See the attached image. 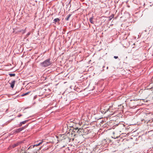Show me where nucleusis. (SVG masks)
Wrapping results in <instances>:
<instances>
[{
	"instance_id": "f257e3e1",
	"label": "nucleus",
	"mask_w": 153,
	"mask_h": 153,
	"mask_svg": "<svg viewBox=\"0 0 153 153\" xmlns=\"http://www.w3.org/2000/svg\"><path fill=\"white\" fill-rule=\"evenodd\" d=\"M51 63L52 62L50 61V59H49L41 63L40 64L41 66L43 67H46L50 65Z\"/></svg>"
},
{
	"instance_id": "f03ea898",
	"label": "nucleus",
	"mask_w": 153,
	"mask_h": 153,
	"mask_svg": "<svg viewBox=\"0 0 153 153\" xmlns=\"http://www.w3.org/2000/svg\"><path fill=\"white\" fill-rule=\"evenodd\" d=\"M26 127V126L20 128H19L16 129L15 131V132L16 133H18L22 131V130L25 129Z\"/></svg>"
},
{
	"instance_id": "7ed1b4c3",
	"label": "nucleus",
	"mask_w": 153,
	"mask_h": 153,
	"mask_svg": "<svg viewBox=\"0 0 153 153\" xmlns=\"http://www.w3.org/2000/svg\"><path fill=\"white\" fill-rule=\"evenodd\" d=\"M74 132L79 133V132H82L83 130L80 128L79 129L78 128H76L74 129Z\"/></svg>"
},
{
	"instance_id": "20e7f679",
	"label": "nucleus",
	"mask_w": 153,
	"mask_h": 153,
	"mask_svg": "<svg viewBox=\"0 0 153 153\" xmlns=\"http://www.w3.org/2000/svg\"><path fill=\"white\" fill-rule=\"evenodd\" d=\"M16 81L14 80H13L11 83H10V87L12 88H13L14 86V85L16 83Z\"/></svg>"
},
{
	"instance_id": "39448f33",
	"label": "nucleus",
	"mask_w": 153,
	"mask_h": 153,
	"mask_svg": "<svg viewBox=\"0 0 153 153\" xmlns=\"http://www.w3.org/2000/svg\"><path fill=\"white\" fill-rule=\"evenodd\" d=\"M42 143V142H40L38 144H35L33 146H30L28 148V149H29L30 148H33L35 146H38L40 144H41Z\"/></svg>"
},
{
	"instance_id": "423d86ee",
	"label": "nucleus",
	"mask_w": 153,
	"mask_h": 153,
	"mask_svg": "<svg viewBox=\"0 0 153 153\" xmlns=\"http://www.w3.org/2000/svg\"><path fill=\"white\" fill-rule=\"evenodd\" d=\"M112 137L114 138H117L118 137V136L117 135H115V132L114 131L112 133Z\"/></svg>"
},
{
	"instance_id": "0eeeda50",
	"label": "nucleus",
	"mask_w": 153,
	"mask_h": 153,
	"mask_svg": "<svg viewBox=\"0 0 153 153\" xmlns=\"http://www.w3.org/2000/svg\"><path fill=\"white\" fill-rule=\"evenodd\" d=\"M28 121V120H26L25 121H24L23 122H21L20 124H19V126L20 127L22 126V124H25Z\"/></svg>"
},
{
	"instance_id": "6e6552de",
	"label": "nucleus",
	"mask_w": 153,
	"mask_h": 153,
	"mask_svg": "<svg viewBox=\"0 0 153 153\" xmlns=\"http://www.w3.org/2000/svg\"><path fill=\"white\" fill-rule=\"evenodd\" d=\"M19 143H20L18 142L16 143L12 144V145L11 147L12 148H14L16 147V146H18L19 145Z\"/></svg>"
},
{
	"instance_id": "1a4fd4ad",
	"label": "nucleus",
	"mask_w": 153,
	"mask_h": 153,
	"mask_svg": "<svg viewBox=\"0 0 153 153\" xmlns=\"http://www.w3.org/2000/svg\"><path fill=\"white\" fill-rule=\"evenodd\" d=\"M60 21V20L59 18H57L53 20L54 22H53V23H54V24H56V22H59Z\"/></svg>"
},
{
	"instance_id": "9d476101",
	"label": "nucleus",
	"mask_w": 153,
	"mask_h": 153,
	"mask_svg": "<svg viewBox=\"0 0 153 153\" xmlns=\"http://www.w3.org/2000/svg\"><path fill=\"white\" fill-rule=\"evenodd\" d=\"M31 93V91H28L26 93H25V94H23L21 95V96L23 97L29 94H30Z\"/></svg>"
},
{
	"instance_id": "9b49d317",
	"label": "nucleus",
	"mask_w": 153,
	"mask_h": 153,
	"mask_svg": "<svg viewBox=\"0 0 153 153\" xmlns=\"http://www.w3.org/2000/svg\"><path fill=\"white\" fill-rule=\"evenodd\" d=\"M92 134V133L91 132V131H90L89 133H87V135H88V137L89 138L93 136L92 135L91 136L90 135V134Z\"/></svg>"
},
{
	"instance_id": "f8f14e48",
	"label": "nucleus",
	"mask_w": 153,
	"mask_h": 153,
	"mask_svg": "<svg viewBox=\"0 0 153 153\" xmlns=\"http://www.w3.org/2000/svg\"><path fill=\"white\" fill-rule=\"evenodd\" d=\"M71 14H69L68 16V17L65 19V20L67 21H68L69 20V19L70 18V17H71Z\"/></svg>"
},
{
	"instance_id": "ddd939ff",
	"label": "nucleus",
	"mask_w": 153,
	"mask_h": 153,
	"mask_svg": "<svg viewBox=\"0 0 153 153\" xmlns=\"http://www.w3.org/2000/svg\"><path fill=\"white\" fill-rule=\"evenodd\" d=\"M18 31L19 32H22V33H24L26 32V29L24 30H19Z\"/></svg>"
},
{
	"instance_id": "4468645a",
	"label": "nucleus",
	"mask_w": 153,
	"mask_h": 153,
	"mask_svg": "<svg viewBox=\"0 0 153 153\" xmlns=\"http://www.w3.org/2000/svg\"><path fill=\"white\" fill-rule=\"evenodd\" d=\"M9 75L10 77L14 76H15V74H9Z\"/></svg>"
},
{
	"instance_id": "2eb2a0df",
	"label": "nucleus",
	"mask_w": 153,
	"mask_h": 153,
	"mask_svg": "<svg viewBox=\"0 0 153 153\" xmlns=\"http://www.w3.org/2000/svg\"><path fill=\"white\" fill-rule=\"evenodd\" d=\"M93 18L92 17H91L90 19H89L90 22L92 24L93 23Z\"/></svg>"
},
{
	"instance_id": "dca6fc26",
	"label": "nucleus",
	"mask_w": 153,
	"mask_h": 153,
	"mask_svg": "<svg viewBox=\"0 0 153 153\" xmlns=\"http://www.w3.org/2000/svg\"><path fill=\"white\" fill-rule=\"evenodd\" d=\"M30 32H29L28 33L26 34V37H27L30 34Z\"/></svg>"
},
{
	"instance_id": "f3484780",
	"label": "nucleus",
	"mask_w": 153,
	"mask_h": 153,
	"mask_svg": "<svg viewBox=\"0 0 153 153\" xmlns=\"http://www.w3.org/2000/svg\"><path fill=\"white\" fill-rule=\"evenodd\" d=\"M22 116V114H19V115H18L17 117H21V116Z\"/></svg>"
},
{
	"instance_id": "a211bd4d",
	"label": "nucleus",
	"mask_w": 153,
	"mask_h": 153,
	"mask_svg": "<svg viewBox=\"0 0 153 153\" xmlns=\"http://www.w3.org/2000/svg\"><path fill=\"white\" fill-rule=\"evenodd\" d=\"M114 58L115 59H117L118 58V56H114Z\"/></svg>"
},
{
	"instance_id": "6ab92c4d",
	"label": "nucleus",
	"mask_w": 153,
	"mask_h": 153,
	"mask_svg": "<svg viewBox=\"0 0 153 153\" xmlns=\"http://www.w3.org/2000/svg\"><path fill=\"white\" fill-rule=\"evenodd\" d=\"M86 131H89V129H88H88H87Z\"/></svg>"
},
{
	"instance_id": "aec40b11",
	"label": "nucleus",
	"mask_w": 153,
	"mask_h": 153,
	"mask_svg": "<svg viewBox=\"0 0 153 153\" xmlns=\"http://www.w3.org/2000/svg\"><path fill=\"white\" fill-rule=\"evenodd\" d=\"M36 98V96H35L34 97V98Z\"/></svg>"
},
{
	"instance_id": "412c9836",
	"label": "nucleus",
	"mask_w": 153,
	"mask_h": 153,
	"mask_svg": "<svg viewBox=\"0 0 153 153\" xmlns=\"http://www.w3.org/2000/svg\"><path fill=\"white\" fill-rule=\"evenodd\" d=\"M22 153H26V152H24V153L22 152Z\"/></svg>"
},
{
	"instance_id": "4be33fe9",
	"label": "nucleus",
	"mask_w": 153,
	"mask_h": 153,
	"mask_svg": "<svg viewBox=\"0 0 153 153\" xmlns=\"http://www.w3.org/2000/svg\"><path fill=\"white\" fill-rule=\"evenodd\" d=\"M108 110H110V108H109V109H108Z\"/></svg>"
},
{
	"instance_id": "5701e85b",
	"label": "nucleus",
	"mask_w": 153,
	"mask_h": 153,
	"mask_svg": "<svg viewBox=\"0 0 153 153\" xmlns=\"http://www.w3.org/2000/svg\"><path fill=\"white\" fill-rule=\"evenodd\" d=\"M84 22H85V20L84 19Z\"/></svg>"
}]
</instances>
